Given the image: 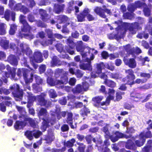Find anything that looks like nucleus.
<instances>
[{
	"instance_id": "obj_8",
	"label": "nucleus",
	"mask_w": 152,
	"mask_h": 152,
	"mask_svg": "<svg viewBox=\"0 0 152 152\" xmlns=\"http://www.w3.org/2000/svg\"><path fill=\"white\" fill-rule=\"evenodd\" d=\"M126 73L128 75L126 80L127 83L129 85L133 84V80L135 78V76L133 74V72L132 69L126 70Z\"/></svg>"
},
{
	"instance_id": "obj_21",
	"label": "nucleus",
	"mask_w": 152,
	"mask_h": 152,
	"mask_svg": "<svg viewBox=\"0 0 152 152\" xmlns=\"http://www.w3.org/2000/svg\"><path fill=\"white\" fill-rule=\"evenodd\" d=\"M90 11L88 8H85L83 11V13H84V16L86 17L89 21H92L94 20V18L92 15L89 14Z\"/></svg>"
},
{
	"instance_id": "obj_53",
	"label": "nucleus",
	"mask_w": 152,
	"mask_h": 152,
	"mask_svg": "<svg viewBox=\"0 0 152 152\" xmlns=\"http://www.w3.org/2000/svg\"><path fill=\"white\" fill-rule=\"evenodd\" d=\"M86 140L89 142L91 140H92L94 142H96V139L95 138H94L92 137L91 136H87L86 137Z\"/></svg>"
},
{
	"instance_id": "obj_5",
	"label": "nucleus",
	"mask_w": 152,
	"mask_h": 152,
	"mask_svg": "<svg viewBox=\"0 0 152 152\" xmlns=\"http://www.w3.org/2000/svg\"><path fill=\"white\" fill-rule=\"evenodd\" d=\"M76 49L77 51H79L81 52V54L83 58H86L88 56V54H90L91 53V55L93 54V53H95L96 51L93 49H90L89 50V52H86L85 53L84 52V49L83 45V42L82 41H79L77 42Z\"/></svg>"
},
{
	"instance_id": "obj_54",
	"label": "nucleus",
	"mask_w": 152,
	"mask_h": 152,
	"mask_svg": "<svg viewBox=\"0 0 152 152\" xmlns=\"http://www.w3.org/2000/svg\"><path fill=\"white\" fill-rule=\"evenodd\" d=\"M144 12L145 15L146 16H148L150 14V10L147 8H145L144 9Z\"/></svg>"
},
{
	"instance_id": "obj_26",
	"label": "nucleus",
	"mask_w": 152,
	"mask_h": 152,
	"mask_svg": "<svg viewBox=\"0 0 152 152\" xmlns=\"http://www.w3.org/2000/svg\"><path fill=\"white\" fill-rule=\"evenodd\" d=\"M62 64V62L56 56H54L51 62L52 66H59Z\"/></svg>"
},
{
	"instance_id": "obj_44",
	"label": "nucleus",
	"mask_w": 152,
	"mask_h": 152,
	"mask_svg": "<svg viewBox=\"0 0 152 152\" xmlns=\"http://www.w3.org/2000/svg\"><path fill=\"white\" fill-rule=\"evenodd\" d=\"M77 144L79 145V150L80 152H84V149L85 146L82 143L77 142Z\"/></svg>"
},
{
	"instance_id": "obj_32",
	"label": "nucleus",
	"mask_w": 152,
	"mask_h": 152,
	"mask_svg": "<svg viewBox=\"0 0 152 152\" xmlns=\"http://www.w3.org/2000/svg\"><path fill=\"white\" fill-rule=\"evenodd\" d=\"M85 17L86 16H84V13H83V11L77 16L78 21L82 22L85 21Z\"/></svg>"
},
{
	"instance_id": "obj_12",
	"label": "nucleus",
	"mask_w": 152,
	"mask_h": 152,
	"mask_svg": "<svg viewBox=\"0 0 152 152\" xmlns=\"http://www.w3.org/2000/svg\"><path fill=\"white\" fill-rule=\"evenodd\" d=\"M20 22L23 24V28L22 29L23 31L27 32L29 31L30 29V26L28 24L26 20L25 17L23 15H21L20 17Z\"/></svg>"
},
{
	"instance_id": "obj_7",
	"label": "nucleus",
	"mask_w": 152,
	"mask_h": 152,
	"mask_svg": "<svg viewBox=\"0 0 152 152\" xmlns=\"http://www.w3.org/2000/svg\"><path fill=\"white\" fill-rule=\"evenodd\" d=\"M26 137L30 140H31L33 138V135L36 138L38 137L42 134V132L38 130H35L33 131H27L25 134Z\"/></svg>"
},
{
	"instance_id": "obj_37",
	"label": "nucleus",
	"mask_w": 152,
	"mask_h": 152,
	"mask_svg": "<svg viewBox=\"0 0 152 152\" xmlns=\"http://www.w3.org/2000/svg\"><path fill=\"white\" fill-rule=\"evenodd\" d=\"M151 144V145L144 147L142 149V152H151L152 150V143Z\"/></svg>"
},
{
	"instance_id": "obj_4",
	"label": "nucleus",
	"mask_w": 152,
	"mask_h": 152,
	"mask_svg": "<svg viewBox=\"0 0 152 152\" xmlns=\"http://www.w3.org/2000/svg\"><path fill=\"white\" fill-rule=\"evenodd\" d=\"M94 56L93 54H92L90 55V59L87 57L83 58V60L84 62H87L88 63H82L80 64L79 65L80 67V69L85 70H87L89 71H91L92 69V67L91 65V60H93L94 58Z\"/></svg>"
},
{
	"instance_id": "obj_56",
	"label": "nucleus",
	"mask_w": 152,
	"mask_h": 152,
	"mask_svg": "<svg viewBox=\"0 0 152 152\" xmlns=\"http://www.w3.org/2000/svg\"><path fill=\"white\" fill-rule=\"evenodd\" d=\"M82 88L84 90L86 91L88 89L89 87V85L88 83L86 82H84L83 84Z\"/></svg>"
},
{
	"instance_id": "obj_51",
	"label": "nucleus",
	"mask_w": 152,
	"mask_h": 152,
	"mask_svg": "<svg viewBox=\"0 0 152 152\" xmlns=\"http://www.w3.org/2000/svg\"><path fill=\"white\" fill-rule=\"evenodd\" d=\"M15 69L14 68H12L10 72V75H11L13 79H14V77L15 76Z\"/></svg>"
},
{
	"instance_id": "obj_6",
	"label": "nucleus",
	"mask_w": 152,
	"mask_h": 152,
	"mask_svg": "<svg viewBox=\"0 0 152 152\" xmlns=\"http://www.w3.org/2000/svg\"><path fill=\"white\" fill-rule=\"evenodd\" d=\"M104 68V64L103 63H101L97 64L96 72V74L99 75V76L102 78L106 80L107 76L104 73H102V69Z\"/></svg>"
},
{
	"instance_id": "obj_58",
	"label": "nucleus",
	"mask_w": 152,
	"mask_h": 152,
	"mask_svg": "<svg viewBox=\"0 0 152 152\" xmlns=\"http://www.w3.org/2000/svg\"><path fill=\"white\" fill-rule=\"evenodd\" d=\"M103 58L106 59L108 56V53L106 51L102 52L101 54Z\"/></svg>"
},
{
	"instance_id": "obj_17",
	"label": "nucleus",
	"mask_w": 152,
	"mask_h": 152,
	"mask_svg": "<svg viewBox=\"0 0 152 152\" xmlns=\"http://www.w3.org/2000/svg\"><path fill=\"white\" fill-rule=\"evenodd\" d=\"M124 136V134L122 133L119 132H116L115 134L111 136L110 139L111 141L114 142L118 140V138H122Z\"/></svg>"
},
{
	"instance_id": "obj_46",
	"label": "nucleus",
	"mask_w": 152,
	"mask_h": 152,
	"mask_svg": "<svg viewBox=\"0 0 152 152\" xmlns=\"http://www.w3.org/2000/svg\"><path fill=\"white\" fill-rule=\"evenodd\" d=\"M126 148L129 149H133L134 147L135 146L134 144H133L130 142V141H128V142L126 145Z\"/></svg>"
},
{
	"instance_id": "obj_11",
	"label": "nucleus",
	"mask_w": 152,
	"mask_h": 152,
	"mask_svg": "<svg viewBox=\"0 0 152 152\" xmlns=\"http://www.w3.org/2000/svg\"><path fill=\"white\" fill-rule=\"evenodd\" d=\"M143 133H141L137 136L139 139L135 141V143L138 146L140 147L142 145L145 141L146 137H149V136H144Z\"/></svg>"
},
{
	"instance_id": "obj_15",
	"label": "nucleus",
	"mask_w": 152,
	"mask_h": 152,
	"mask_svg": "<svg viewBox=\"0 0 152 152\" xmlns=\"http://www.w3.org/2000/svg\"><path fill=\"white\" fill-rule=\"evenodd\" d=\"M123 60L125 64L131 68H134L136 66V62L133 58H130L128 60L124 57Z\"/></svg>"
},
{
	"instance_id": "obj_60",
	"label": "nucleus",
	"mask_w": 152,
	"mask_h": 152,
	"mask_svg": "<svg viewBox=\"0 0 152 152\" xmlns=\"http://www.w3.org/2000/svg\"><path fill=\"white\" fill-rule=\"evenodd\" d=\"M10 14V11L9 10L6 11L5 13L4 16L6 20H8L9 19V15Z\"/></svg>"
},
{
	"instance_id": "obj_49",
	"label": "nucleus",
	"mask_w": 152,
	"mask_h": 152,
	"mask_svg": "<svg viewBox=\"0 0 152 152\" xmlns=\"http://www.w3.org/2000/svg\"><path fill=\"white\" fill-rule=\"evenodd\" d=\"M105 67L111 71H113L114 69V66L113 65L111 64H107L105 65H104V67Z\"/></svg>"
},
{
	"instance_id": "obj_14",
	"label": "nucleus",
	"mask_w": 152,
	"mask_h": 152,
	"mask_svg": "<svg viewBox=\"0 0 152 152\" xmlns=\"http://www.w3.org/2000/svg\"><path fill=\"white\" fill-rule=\"evenodd\" d=\"M124 48L126 51L129 54H131L134 55V53H140L141 52V50L137 47L135 49H131L130 45H126Z\"/></svg>"
},
{
	"instance_id": "obj_28",
	"label": "nucleus",
	"mask_w": 152,
	"mask_h": 152,
	"mask_svg": "<svg viewBox=\"0 0 152 152\" xmlns=\"http://www.w3.org/2000/svg\"><path fill=\"white\" fill-rule=\"evenodd\" d=\"M64 7V4L59 5L56 4L54 5V11L57 13H59L63 10Z\"/></svg>"
},
{
	"instance_id": "obj_13",
	"label": "nucleus",
	"mask_w": 152,
	"mask_h": 152,
	"mask_svg": "<svg viewBox=\"0 0 152 152\" xmlns=\"http://www.w3.org/2000/svg\"><path fill=\"white\" fill-rule=\"evenodd\" d=\"M145 5V4L144 3H141L139 1H137L135 3V4H129L128 6L127 9L129 11L132 12H133L136 8Z\"/></svg>"
},
{
	"instance_id": "obj_33",
	"label": "nucleus",
	"mask_w": 152,
	"mask_h": 152,
	"mask_svg": "<svg viewBox=\"0 0 152 152\" xmlns=\"http://www.w3.org/2000/svg\"><path fill=\"white\" fill-rule=\"evenodd\" d=\"M105 84L108 86L113 87L116 86L115 83L113 81L110 80H106L104 81Z\"/></svg>"
},
{
	"instance_id": "obj_30",
	"label": "nucleus",
	"mask_w": 152,
	"mask_h": 152,
	"mask_svg": "<svg viewBox=\"0 0 152 152\" xmlns=\"http://www.w3.org/2000/svg\"><path fill=\"white\" fill-rule=\"evenodd\" d=\"M39 13L42 17L43 20L45 21H47L46 17H47V15L46 14V11L42 9H41L40 10Z\"/></svg>"
},
{
	"instance_id": "obj_29",
	"label": "nucleus",
	"mask_w": 152,
	"mask_h": 152,
	"mask_svg": "<svg viewBox=\"0 0 152 152\" xmlns=\"http://www.w3.org/2000/svg\"><path fill=\"white\" fill-rule=\"evenodd\" d=\"M83 88L80 85H77L76 87L73 89V91L74 93H79L83 91Z\"/></svg>"
},
{
	"instance_id": "obj_61",
	"label": "nucleus",
	"mask_w": 152,
	"mask_h": 152,
	"mask_svg": "<svg viewBox=\"0 0 152 152\" xmlns=\"http://www.w3.org/2000/svg\"><path fill=\"white\" fill-rule=\"evenodd\" d=\"M75 74L77 77H82L83 75V74L81 72L80 70L79 69L77 70Z\"/></svg>"
},
{
	"instance_id": "obj_42",
	"label": "nucleus",
	"mask_w": 152,
	"mask_h": 152,
	"mask_svg": "<svg viewBox=\"0 0 152 152\" xmlns=\"http://www.w3.org/2000/svg\"><path fill=\"white\" fill-rule=\"evenodd\" d=\"M50 96V97L54 98L57 96V95L53 89H50L49 92Z\"/></svg>"
},
{
	"instance_id": "obj_40",
	"label": "nucleus",
	"mask_w": 152,
	"mask_h": 152,
	"mask_svg": "<svg viewBox=\"0 0 152 152\" xmlns=\"http://www.w3.org/2000/svg\"><path fill=\"white\" fill-rule=\"evenodd\" d=\"M16 30V26L14 24L11 25V26L10 29V34L11 35L14 34H15Z\"/></svg>"
},
{
	"instance_id": "obj_36",
	"label": "nucleus",
	"mask_w": 152,
	"mask_h": 152,
	"mask_svg": "<svg viewBox=\"0 0 152 152\" xmlns=\"http://www.w3.org/2000/svg\"><path fill=\"white\" fill-rule=\"evenodd\" d=\"M124 93L117 92L116 93V99H113L115 101H119L122 98L121 95L124 94Z\"/></svg>"
},
{
	"instance_id": "obj_22",
	"label": "nucleus",
	"mask_w": 152,
	"mask_h": 152,
	"mask_svg": "<svg viewBox=\"0 0 152 152\" xmlns=\"http://www.w3.org/2000/svg\"><path fill=\"white\" fill-rule=\"evenodd\" d=\"M15 9L16 10H20L24 13H26L29 11L28 10L26 7L21 6L20 4H18L16 5Z\"/></svg>"
},
{
	"instance_id": "obj_38",
	"label": "nucleus",
	"mask_w": 152,
	"mask_h": 152,
	"mask_svg": "<svg viewBox=\"0 0 152 152\" xmlns=\"http://www.w3.org/2000/svg\"><path fill=\"white\" fill-rule=\"evenodd\" d=\"M89 113V111L87 108L84 107L83 110H81L80 111V113L83 116L86 115L87 114Z\"/></svg>"
},
{
	"instance_id": "obj_39",
	"label": "nucleus",
	"mask_w": 152,
	"mask_h": 152,
	"mask_svg": "<svg viewBox=\"0 0 152 152\" xmlns=\"http://www.w3.org/2000/svg\"><path fill=\"white\" fill-rule=\"evenodd\" d=\"M4 25L5 24L2 23L0 25V34L1 35H4L5 33Z\"/></svg>"
},
{
	"instance_id": "obj_27",
	"label": "nucleus",
	"mask_w": 152,
	"mask_h": 152,
	"mask_svg": "<svg viewBox=\"0 0 152 152\" xmlns=\"http://www.w3.org/2000/svg\"><path fill=\"white\" fill-rule=\"evenodd\" d=\"M8 60L10 63L14 66H16L18 61L15 56L13 55H10L8 58Z\"/></svg>"
},
{
	"instance_id": "obj_3",
	"label": "nucleus",
	"mask_w": 152,
	"mask_h": 152,
	"mask_svg": "<svg viewBox=\"0 0 152 152\" xmlns=\"http://www.w3.org/2000/svg\"><path fill=\"white\" fill-rule=\"evenodd\" d=\"M39 117L40 118L43 120V122H42V125L41 128L44 131H45L48 125V123L49 122L46 121L45 118L47 117L48 114L46 110L44 108L41 109L38 113Z\"/></svg>"
},
{
	"instance_id": "obj_34",
	"label": "nucleus",
	"mask_w": 152,
	"mask_h": 152,
	"mask_svg": "<svg viewBox=\"0 0 152 152\" xmlns=\"http://www.w3.org/2000/svg\"><path fill=\"white\" fill-rule=\"evenodd\" d=\"M67 122L69 124H71L72 122V113H69L67 115Z\"/></svg>"
},
{
	"instance_id": "obj_47",
	"label": "nucleus",
	"mask_w": 152,
	"mask_h": 152,
	"mask_svg": "<svg viewBox=\"0 0 152 152\" xmlns=\"http://www.w3.org/2000/svg\"><path fill=\"white\" fill-rule=\"evenodd\" d=\"M68 20V18L64 15L60 16L58 18V20L61 21V23L65 22Z\"/></svg>"
},
{
	"instance_id": "obj_41",
	"label": "nucleus",
	"mask_w": 152,
	"mask_h": 152,
	"mask_svg": "<svg viewBox=\"0 0 152 152\" xmlns=\"http://www.w3.org/2000/svg\"><path fill=\"white\" fill-rule=\"evenodd\" d=\"M1 46L5 49H6L8 47V42L6 40H1Z\"/></svg>"
},
{
	"instance_id": "obj_9",
	"label": "nucleus",
	"mask_w": 152,
	"mask_h": 152,
	"mask_svg": "<svg viewBox=\"0 0 152 152\" xmlns=\"http://www.w3.org/2000/svg\"><path fill=\"white\" fill-rule=\"evenodd\" d=\"M126 28H129L131 33L134 34L136 33L137 29H138L139 24L137 23H135L134 24H130L124 23Z\"/></svg>"
},
{
	"instance_id": "obj_31",
	"label": "nucleus",
	"mask_w": 152,
	"mask_h": 152,
	"mask_svg": "<svg viewBox=\"0 0 152 152\" xmlns=\"http://www.w3.org/2000/svg\"><path fill=\"white\" fill-rule=\"evenodd\" d=\"M28 121H29L31 126L33 128H36L37 127V121L31 118H28Z\"/></svg>"
},
{
	"instance_id": "obj_2",
	"label": "nucleus",
	"mask_w": 152,
	"mask_h": 152,
	"mask_svg": "<svg viewBox=\"0 0 152 152\" xmlns=\"http://www.w3.org/2000/svg\"><path fill=\"white\" fill-rule=\"evenodd\" d=\"M26 95L27 96L28 100L27 102L28 103H31L36 99L39 102V104L40 105H45L46 107H48L51 104L50 101L45 100L44 96H45V94H42L41 95L37 96V98L33 96L30 92H27V94Z\"/></svg>"
},
{
	"instance_id": "obj_43",
	"label": "nucleus",
	"mask_w": 152,
	"mask_h": 152,
	"mask_svg": "<svg viewBox=\"0 0 152 152\" xmlns=\"http://www.w3.org/2000/svg\"><path fill=\"white\" fill-rule=\"evenodd\" d=\"M56 81L54 82L53 80L50 77H48L47 79V83L50 86H53L57 85L56 83Z\"/></svg>"
},
{
	"instance_id": "obj_50",
	"label": "nucleus",
	"mask_w": 152,
	"mask_h": 152,
	"mask_svg": "<svg viewBox=\"0 0 152 152\" xmlns=\"http://www.w3.org/2000/svg\"><path fill=\"white\" fill-rule=\"evenodd\" d=\"M102 96H97L93 99V101L97 103H99L102 99Z\"/></svg>"
},
{
	"instance_id": "obj_35",
	"label": "nucleus",
	"mask_w": 152,
	"mask_h": 152,
	"mask_svg": "<svg viewBox=\"0 0 152 152\" xmlns=\"http://www.w3.org/2000/svg\"><path fill=\"white\" fill-rule=\"evenodd\" d=\"M75 140L74 139H72L66 142L65 145L67 147H71L73 145V144L75 142Z\"/></svg>"
},
{
	"instance_id": "obj_63",
	"label": "nucleus",
	"mask_w": 152,
	"mask_h": 152,
	"mask_svg": "<svg viewBox=\"0 0 152 152\" xmlns=\"http://www.w3.org/2000/svg\"><path fill=\"white\" fill-rule=\"evenodd\" d=\"M47 33L48 37L49 38H51L52 36V32L51 30L49 29H47L45 31Z\"/></svg>"
},
{
	"instance_id": "obj_18",
	"label": "nucleus",
	"mask_w": 152,
	"mask_h": 152,
	"mask_svg": "<svg viewBox=\"0 0 152 152\" xmlns=\"http://www.w3.org/2000/svg\"><path fill=\"white\" fill-rule=\"evenodd\" d=\"M66 114V112L65 111H63L60 112V110L59 108L57 109L56 112H52L51 115L53 116L56 115L57 118L58 119H59L61 118L60 115H61L62 116L65 117Z\"/></svg>"
},
{
	"instance_id": "obj_59",
	"label": "nucleus",
	"mask_w": 152,
	"mask_h": 152,
	"mask_svg": "<svg viewBox=\"0 0 152 152\" xmlns=\"http://www.w3.org/2000/svg\"><path fill=\"white\" fill-rule=\"evenodd\" d=\"M54 139V137L53 136H52L51 137H50L49 136L47 137L45 140L47 141L48 143L50 142L53 141Z\"/></svg>"
},
{
	"instance_id": "obj_16",
	"label": "nucleus",
	"mask_w": 152,
	"mask_h": 152,
	"mask_svg": "<svg viewBox=\"0 0 152 152\" xmlns=\"http://www.w3.org/2000/svg\"><path fill=\"white\" fill-rule=\"evenodd\" d=\"M14 89L15 90H16L18 91V93H19V94H15L14 95V96L18 98L17 99H16V100H19V99H21L22 96L23 95V92L22 91H20L19 90V87L18 85L15 84L13 86H12L11 87V89Z\"/></svg>"
},
{
	"instance_id": "obj_25",
	"label": "nucleus",
	"mask_w": 152,
	"mask_h": 152,
	"mask_svg": "<svg viewBox=\"0 0 152 152\" xmlns=\"http://www.w3.org/2000/svg\"><path fill=\"white\" fill-rule=\"evenodd\" d=\"M25 125V123L22 121H17L15 124L14 127L16 130H19L23 128Z\"/></svg>"
},
{
	"instance_id": "obj_45",
	"label": "nucleus",
	"mask_w": 152,
	"mask_h": 152,
	"mask_svg": "<svg viewBox=\"0 0 152 152\" xmlns=\"http://www.w3.org/2000/svg\"><path fill=\"white\" fill-rule=\"evenodd\" d=\"M37 84L39 85L42 83V80L40 77L36 75H34Z\"/></svg>"
},
{
	"instance_id": "obj_48",
	"label": "nucleus",
	"mask_w": 152,
	"mask_h": 152,
	"mask_svg": "<svg viewBox=\"0 0 152 152\" xmlns=\"http://www.w3.org/2000/svg\"><path fill=\"white\" fill-rule=\"evenodd\" d=\"M103 131L106 134V137H108L110 136V134L109 131L108 130V129L107 126H106L103 128L102 129Z\"/></svg>"
},
{
	"instance_id": "obj_19",
	"label": "nucleus",
	"mask_w": 152,
	"mask_h": 152,
	"mask_svg": "<svg viewBox=\"0 0 152 152\" xmlns=\"http://www.w3.org/2000/svg\"><path fill=\"white\" fill-rule=\"evenodd\" d=\"M131 99L135 101H138L140 99L143 98L144 95L143 94H140L138 93H132L131 94Z\"/></svg>"
},
{
	"instance_id": "obj_20",
	"label": "nucleus",
	"mask_w": 152,
	"mask_h": 152,
	"mask_svg": "<svg viewBox=\"0 0 152 152\" xmlns=\"http://www.w3.org/2000/svg\"><path fill=\"white\" fill-rule=\"evenodd\" d=\"M68 83V78L66 76H64L63 77L61 78V80H56V83L57 86H59V87L62 88L63 86L62 85Z\"/></svg>"
},
{
	"instance_id": "obj_64",
	"label": "nucleus",
	"mask_w": 152,
	"mask_h": 152,
	"mask_svg": "<svg viewBox=\"0 0 152 152\" xmlns=\"http://www.w3.org/2000/svg\"><path fill=\"white\" fill-rule=\"evenodd\" d=\"M46 67L45 65H41L39 67V70L40 73L43 72L45 70Z\"/></svg>"
},
{
	"instance_id": "obj_24",
	"label": "nucleus",
	"mask_w": 152,
	"mask_h": 152,
	"mask_svg": "<svg viewBox=\"0 0 152 152\" xmlns=\"http://www.w3.org/2000/svg\"><path fill=\"white\" fill-rule=\"evenodd\" d=\"M24 79L26 84H27L30 82H31L33 80V74H31L30 76H28L25 73H23Z\"/></svg>"
},
{
	"instance_id": "obj_55",
	"label": "nucleus",
	"mask_w": 152,
	"mask_h": 152,
	"mask_svg": "<svg viewBox=\"0 0 152 152\" xmlns=\"http://www.w3.org/2000/svg\"><path fill=\"white\" fill-rule=\"evenodd\" d=\"M76 81V79L75 78H72L70 79L69 81V83L71 85L73 86L75 84Z\"/></svg>"
},
{
	"instance_id": "obj_1",
	"label": "nucleus",
	"mask_w": 152,
	"mask_h": 152,
	"mask_svg": "<svg viewBox=\"0 0 152 152\" xmlns=\"http://www.w3.org/2000/svg\"><path fill=\"white\" fill-rule=\"evenodd\" d=\"M20 46L22 52L30 57L31 61L39 63L43 61L42 54L40 52H35L33 57H31L32 51L27 45L22 43L20 44Z\"/></svg>"
},
{
	"instance_id": "obj_10",
	"label": "nucleus",
	"mask_w": 152,
	"mask_h": 152,
	"mask_svg": "<svg viewBox=\"0 0 152 152\" xmlns=\"http://www.w3.org/2000/svg\"><path fill=\"white\" fill-rule=\"evenodd\" d=\"M115 91L114 89L109 88L108 92L109 96L107 97L106 101L101 103V105H105L106 106L108 105L110 103V101L111 100L114 99V95L115 94Z\"/></svg>"
},
{
	"instance_id": "obj_62",
	"label": "nucleus",
	"mask_w": 152,
	"mask_h": 152,
	"mask_svg": "<svg viewBox=\"0 0 152 152\" xmlns=\"http://www.w3.org/2000/svg\"><path fill=\"white\" fill-rule=\"evenodd\" d=\"M109 57H110V59L112 60L118 57V55L117 54H111L110 55Z\"/></svg>"
},
{
	"instance_id": "obj_57",
	"label": "nucleus",
	"mask_w": 152,
	"mask_h": 152,
	"mask_svg": "<svg viewBox=\"0 0 152 152\" xmlns=\"http://www.w3.org/2000/svg\"><path fill=\"white\" fill-rule=\"evenodd\" d=\"M69 127L67 125H64L61 127V129L63 132L67 131L69 130Z\"/></svg>"
},
{
	"instance_id": "obj_52",
	"label": "nucleus",
	"mask_w": 152,
	"mask_h": 152,
	"mask_svg": "<svg viewBox=\"0 0 152 152\" xmlns=\"http://www.w3.org/2000/svg\"><path fill=\"white\" fill-rule=\"evenodd\" d=\"M36 24L38 26L42 27H46L47 26L45 24L43 23L40 20L37 21Z\"/></svg>"
},
{
	"instance_id": "obj_23",
	"label": "nucleus",
	"mask_w": 152,
	"mask_h": 152,
	"mask_svg": "<svg viewBox=\"0 0 152 152\" xmlns=\"http://www.w3.org/2000/svg\"><path fill=\"white\" fill-rule=\"evenodd\" d=\"M102 10L101 8L99 7H96L94 10V12L97 15H99L100 17L105 18L106 16L105 15L104 12H102Z\"/></svg>"
}]
</instances>
